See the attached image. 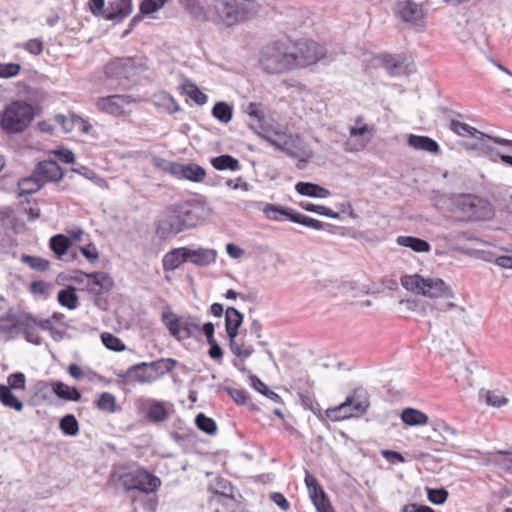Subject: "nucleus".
<instances>
[{
  "mask_svg": "<svg viewBox=\"0 0 512 512\" xmlns=\"http://www.w3.org/2000/svg\"><path fill=\"white\" fill-rule=\"evenodd\" d=\"M229 347L235 356L244 360L251 356V350L242 347V345L236 341V337L229 338Z\"/></svg>",
  "mask_w": 512,
  "mask_h": 512,
  "instance_id": "57",
  "label": "nucleus"
},
{
  "mask_svg": "<svg viewBox=\"0 0 512 512\" xmlns=\"http://www.w3.org/2000/svg\"><path fill=\"white\" fill-rule=\"evenodd\" d=\"M101 339L106 348L113 351H123L125 349L124 343L111 333H103Z\"/></svg>",
  "mask_w": 512,
  "mask_h": 512,
  "instance_id": "53",
  "label": "nucleus"
},
{
  "mask_svg": "<svg viewBox=\"0 0 512 512\" xmlns=\"http://www.w3.org/2000/svg\"><path fill=\"white\" fill-rule=\"evenodd\" d=\"M133 69V61L130 58H117L109 62L105 67L107 76L113 78H127Z\"/></svg>",
  "mask_w": 512,
  "mask_h": 512,
  "instance_id": "23",
  "label": "nucleus"
},
{
  "mask_svg": "<svg viewBox=\"0 0 512 512\" xmlns=\"http://www.w3.org/2000/svg\"><path fill=\"white\" fill-rule=\"evenodd\" d=\"M408 144L416 150L437 153L439 145L433 139L427 136L409 135Z\"/></svg>",
  "mask_w": 512,
  "mask_h": 512,
  "instance_id": "30",
  "label": "nucleus"
},
{
  "mask_svg": "<svg viewBox=\"0 0 512 512\" xmlns=\"http://www.w3.org/2000/svg\"><path fill=\"white\" fill-rule=\"evenodd\" d=\"M394 16L410 28L422 29L426 25L427 10L423 3L399 0L393 7Z\"/></svg>",
  "mask_w": 512,
  "mask_h": 512,
  "instance_id": "9",
  "label": "nucleus"
},
{
  "mask_svg": "<svg viewBox=\"0 0 512 512\" xmlns=\"http://www.w3.org/2000/svg\"><path fill=\"white\" fill-rule=\"evenodd\" d=\"M144 403L147 407L146 416L150 421L159 423L168 419L169 413L162 402L155 399H147L144 400Z\"/></svg>",
  "mask_w": 512,
  "mask_h": 512,
  "instance_id": "25",
  "label": "nucleus"
},
{
  "mask_svg": "<svg viewBox=\"0 0 512 512\" xmlns=\"http://www.w3.org/2000/svg\"><path fill=\"white\" fill-rule=\"evenodd\" d=\"M296 191L303 195L308 197H315V198H327L330 196V191L318 184L310 183V182H298L295 185Z\"/></svg>",
  "mask_w": 512,
  "mask_h": 512,
  "instance_id": "28",
  "label": "nucleus"
},
{
  "mask_svg": "<svg viewBox=\"0 0 512 512\" xmlns=\"http://www.w3.org/2000/svg\"><path fill=\"white\" fill-rule=\"evenodd\" d=\"M185 6H186L188 12L196 20L203 21V22L208 20V15H207L204 7L200 3L195 2L194 0H191L190 2L185 4Z\"/></svg>",
  "mask_w": 512,
  "mask_h": 512,
  "instance_id": "54",
  "label": "nucleus"
},
{
  "mask_svg": "<svg viewBox=\"0 0 512 512\" xmlns=\"http://www.w3.org/2000/svg\"><path fill=\"white\" fill-rule=\"evenodd\" d=\"M162 262L164 271H174L188 262L187 247L172 249L164 255Z\"/></svg>",
  "mask_w": 512,
  "mask_h": 512,
  "instance_id": "24",
  "label": "nucleus"
},
{
  "mask_svg": "<svg viewBox=\"0 0 512 512\" xmlns=\"http://www.w3.org/2000/svg\"><path fill=\"white\" fill-rule=\"evenodd\" d=\"M212 166L217 170L237 171L240 169L239 161L230 155H221L211 160Z\"/></svg>",
  "mask_w": 512,
  "mask_h": 512,
  "instance_id": "38",
  "label": "nucleus"
},
{
  "mask_svg": "<svg viewBox=\"0 0 512 512\" xmlns=\"http://www.w3.org/2000/svg\"><path fill=\"white\" fill-rule=\"evenodd\" d=\"M0 402L11 409L18 412L24 408L23 403L11 392L10 388L6 385H0Z\"/></svg>",
  "mask_w": 512,
  "mask_h": 512,
  "instance_id": "33",
  "label": "nucleus"
},
{
  "mask_svg": "<svg viewBox=\"0 0 512 512\" xmlns=\"http://www.w3.org/2000/svg\"><path fill=\"white\" fill-rule=\"evenodd\" d=\"M154 105L163 109L165 112L172 114L179 110V106L172 96L165 92H160L153 97Z\"/></svg>",
  "mask_w": 512,
  "mask_h": 512,
  "instance_id": "32",
  "label": "nucleus"
},
{
  "mask_svg": "<svg viewBox=\"0 0 512 512\" xmlns=\"http://www.w3.org/2000/svg\"><path fill=\"white\" fill-rule=\"evenodd\" d=\"M118 376L122 378H130L141 384L152 383L156 380V375L149 372L147 362L132 365L125 373L119 374Z\"/></svg>",
  "mask_w": 512,
  "mask_h": 512,
  "instance_id": "22",
  "label": "nucleus"
},
{
  "mask_svg": "<svg viewBox=\"0 0 512 512\" xmlns=\"http://www.w3.org/2000/svg\"><path fill=\"white\" fill-rule=\"evenodd\" d=\"M290 221L294 222V223H298V224L304 225V226H307V227H310V228H313V229H316V230L324 229V223L323 222H321V221H319L317 219L308 217L306 215L300 214L298 212H296V213H294V215L290 216Z\"/></svg>",
  "mask_w": 512,
  "mask_h": 512,
  "instance_id": "46",
  "label": "nucleus"
},
{
  "mask_svg": "<svg viewBox=\"0 0 512 512\" xmlns=\"http://www.w3.org/2000/svg\"><path fill=\"white\" fill-rule=\"evenodd\" d=\"M396 242L398 245L408 247L417 253H427L431 250V245L427 241L413 236H398Z\"/></svg>",
  "mask_w": 512,
  "mask_h": 512,
  "instance_id": "29",
  "label": "nucleus"
},
{
  "mask_svg": "<svg viewBox=\"0 0 512 512\" xmlns=\"http://www.w3.org/2000/svg\"><path fill=\"white\" fill-rule=\"evenodd\" d=\"M195 423L197 428L206 434L214 435L217 431V425L215 421L203 413H199L196 416Z\"/></svg>",
  "mask_w": 512,
  "mask_h": 512,
  "instance_id": "45",
  "label": "nucleus"
},
{
  "mask_svg": "<svg viewBox=\"0 0 512 512\" xmlns=\"http://www.w3.org/2000/svg\"><path fill=\"white\" fill-rule=\"evenodd\" d=\"M23 48L33 55H40L43 51V43L40 39H30L23 44Z\"/></svg>",
  "mask_w": 512,
  "mask_h": 512,
  "instance_id": "60",
  "label": "nucleus"
},
{
  "mask_svg": "<svg viewBox=\"0 0 512 512\" xmlns=\"http://www.w3.org/2000/svg\"><path fill=\"white\" fill-rule=\"evenodd\" d=\"M434 430L442 432L445 441L455 437L457 434L456 430L445 422L435 424Z\"/></svg>",
  "mask_w": 512,
  "mask_h": 512,
  "instance_id": "62",
  "label": "nucleus"
},
{
  "mask_svg": "<svg viewBox=\"0 0 512 512\" xmlns=\"http://www.w3.org/2000/svg\"><path fill=\"white\" fill-rule=\"evenodd\" d=\"M450 129L459 136H471L474 138H482L488 136L476 128L457 120L451 121Z\"/></svg>",
  "mask_w": 512,
  "mask_h": 512,
  "instance_id": "34",
  "label": "nucleus"
},
{
  "mask_svg": "<svg viewBox=\"0 0 512 512\" xmlns=\"http://www.w3.org/2000/svg\"><path fill=\"white\" fill-rule=\"evenodd\" d=\"M125 491L138 490L144 494L156 492L161 486V479L144 468L124 472L112 473Z\"/></svg>",
  "mask_w": 512,
  "mask_h": 512,
  "instance_id": "8",
  "label": "nucleus"
},
{
  "mask_svg": "<svg viewBox=\"0 0 512 512\" xmlns=\"http://www.w3.org/2000/svg\"><path fill=\"white\" fill-rule=\"evenodd\" d=\"M301 207L306 211L314 212L319 215L327 216L333 219H338L340 217V214L338 212H334L330 208L322 205H314L311 203L302 202Z\"/></svg>",
  "mask_w": 512,
  "mask_h": 512,
  "instance_id": "49",
  "label": "nucleus"
},
{
  "mask_svg": "<svg viewBox=\"0 0 512 512\" xmlns=\"http://www.w3.org/2000/svg\"><path fill=\"white\" fill-rule=\"evenodd\" d=\"M22 261L32 269L46 271L49 268V261L36 256L24 255Z\"/></svg>",
  "mask_w": 512,
  "mask_h": 512,
  "instance_id": "55",
  "label": "nucleus"
},
{
  "mask_svg": "<svg viewBox=\"0 0 512 512\" xmlns=\"http://www.w3.org/2000/svg\"><path fill=\"white\" fill-rule=\"evenodd\" d=\"M21 69V66L16 63L0 64V78H9L16 76Z\"/></svg>",
  "mask_w": 512,
  "mask_h": 512,
  "instance_id": "59",
  "label": "nucleus"
},
{
  "mask_svg": "<svg viewBox=\"0 0 512 512\" xmlns=\"http://www.w3.org/2000/svg\"><path fill=\"white\" fill-rule=\"evenodd\" d=\"M270 499L275 503L282 511H288L290 504L283 494L274 492L270 494Z\"/></svg>",
  "mask_w": 512,
  "mask_h": 512,
  "instance_id": "64",
  "label": "nucleus"
},
{
  "mask_svg": "<svg viewBox=\"0 0 512 512\" xmlns=\"http://www.w3.org/2000/svg\"><path fill=\"white\" fill-rule=\"evenodd\" d=\"M214 7L219 20L228 27L256 18L263 9L258 0H219Z\"/></svg>",
  "mask_w": 512,
  "mask_h": 512,
  "instance_id": "2",
  "label": "nucleus"
},
{
  "mask_svg": "<svg viewBox=\"0 0 512 512\" xmlns=\"http://www.w3.org/2000/svg\"><path fill=\"white\" fill-rule=\"evenodd\" d=\"M131 103V97L127 95H111L97 100V107L101 111L119 116L124 113L126 105Z\"/></svg>",
  "mask_w": 512,
  "mask_h": 512,
  "instance_id": "17",
  "label": "nucleus"
},
{
  "mask_svg": "<svg viewBox=\"0 0 512 512\" xmlns=\"http://www.w3.org/2000/svg\"><path fill=\"white\" fill-rule=\"evenodd\" d=\"M162 321L169 333L178 341L195 337L201 331V322L198 317L178 316L168 307L162 312Z\"/></svg>",
  "mask_w": 512,
  "mask_h": 512,
  "instance_id": "7",
  "label": "nucleus"
},
{
  "mask_svg": "<svg viewBox=\"0 0 512 512\" xmlns=\"http://www.w3.org/2000/svg\"><path fill=\"white\" fill-rule=\"evenodd\" d=\"M50 386L53 393L60 399L74 402L81 399V394L75 387H70L61 381H52Z\"/></svg>",
  "mask_w": 512,
  "mask_h": 512,
  "instance_id": "27",
  "label": "nucleus"
},
{
  "mask_svg": "<svg viewBox=\"0 0 512 512\" xmlns=\"http://www.w3.org/2000/svg\"><path fill=\"white\" fill-rule=\"evenodd\" d=\"M97 406L102 411L113 413L116 410V398L113 394L104 392L100 395Z\"/></svg>",
  "mask_w": 512,
  "mask_h": 512,
  "instance_id": "50",
  "label": "nucleus"
},
{
  "mask_svg": "<svg viewBox=\"0 0 512 512\" xmlns=\"http://www.w3.org/2000/svg\"><path fill=\"white\" fill-rule=\"evenodd\" d=\"M33 172L42 186L48 182H57L63 177L61 167L53 160L39 162Z\"/></svg>",
  "mask_w": 512,
  "mask_h": 512,
  "instance_id": "16",
  "label": "nucleus"
},
{
  "mask_svg": "<svg viewBox=\"0 0 512 512\" xmlns=\"http://www.w3.org/2000/svg\"><path fill=\"white\" fill-rule=\"evenodd\" d=\"M179 213L188 229L195 227L200 222L207 219L212 210L205 203L202 202H186L176 205Z\"/></svg>",
  "mask_w": 512,
  "mask_h": 512,
  "instance_id": "14",
  "label": "nucleus"
},
{
  "mask_svg": "<svg viewBox=\"0 0 512 512\" xmlns=\"http://www.w3.org/2000/svg\"><path fill=\"white\" fill-rule=\"evenodd\" d=\"M497 454L503 456V459L498 461V465L512 474V449L510 451L499 450Z\"/></svg>",
  "mask_w": 512,
  "mask_h": 512,
  "instance_id": "61",
  "label": "nucleus"
},
{
  "mask_svg": "<svg viewBox=\"0 0 512 512\" xmlns=\"http://www.w3.org/2000/svg\"><path fill=\"white\" fill-rule=\"evenodd\" d=\"M80 252L90 262H95L99 258V254H98L97 248L92 243L88 244L87 246L81 247L80 248Z\"/></svg>",
  "mask_w": 512,
  "mask_h": 512,
  "instance_id": "63",
  "label": "nucleus"
},
{
  "mask_svg": "<svg viewBox=\"0 0 512 512\" xmlns=\"http://www.w3.org/2000/svg\"><path fill=\"white\" fill-rule=\"evenodd\" d=\"M7 382L9 384V388L11 389H25L26 378L25 375L21 372L13 373L8 376Z\"/></svg>",
  "mask_w": 512,
  "mask_h": 512,
  "instance_id": "58",
  "label": "nucleus"
},
{
  "mask_svg": "<svg viewBox=\"0 0 512 512\" xmlns=\"http://www.w3.org/2000/svg\"><path fill=\"white\" fill-rule=\"evenodd\" d=\"M167 2L168 0H142L140 12L144 15H150L163 8Z\"/></svg>",
  "mask_w": 512,
  "mask_h": 512,
  "instance_id": "51",
  "label": "nucleus"
},
{
  "mask_svg": "<svg viewBox=\"0 0 512 512\" xmlns=\"http://www.w3.org/2000/svg\"><path fill=\"white\" fill-rule=\"evenodd\" d=\"M427 497L431 503L440 505L447 500L448 492L445 489L427 488Z\"/></svg>",
  "mask_w": 512,
  "mask_h": 512,
  "instance_id": "56",
  "label": "nucleus"
},
{
  "mask_svg": "<svg viewBox=\"0 0 512 512\" xmlns=\"http://www.w3.org/2000/svg\"><path fill=\"white\" fill-rule=\"evenodd\" d=\"M483 397L489 406L496 408L505 406L508 403V399L499 391H486Z\"/></svg>",
  "mask_w": 512,
  "mask_h": 512,
  "instance_id": "48",
  "label": "nucleus"
},
{
  "mask_svg": "<svg viewBox=\"0 0 512 512\" xmlns=\"http://www.w3.org/2000/svg\"><path fill=\"white\" fill-rule=\"evenodd\" d=\"M183 90L195 103L199 105H204L208 101V96L191 81H185L183 84Z\"/></svg>",
  "mask_w": 512,
  "mask_h": 512,
  "instance_id": "42",
  "label": "nucleus"
},
{
  "mask_svg": "<svg viewBox=\"0 0 512 512\" xmlns=\"http://www.w3.org/2000/svg\"><path fill=\"white\" fill-rule=\"evenodd\" d=\"M18 330L25 339L35 345L41 344V337L37 333V318L29 313L19 312Z\"/></svg>",
  "mask_w": 512,
  "mask_h": 512,
  "instance_id": "18",
  "label": "nucleus"
},
{
  "mask_svg": "<svg viewBox=\"0 0 512 512\" xmlns=\"http://www.w3.org/2000/svg\"><path fill=\"white\" fill-rule=\"evenodd\" d=\"M370 406L367 393L356 389L347 396L344 402L336 407L326 410L327 417L334 422L343 421L350 418H359L364 415Z\"/></svg>",
  "mask_w": 512,
  "mask_h": 512,
  "instance_id": "6",
  "label": "nucleus"
},
{
  "mask_svg": "<svg viewBox=\"0 0 512 512\" xmlns=\"http://www.w3.org/2000/svg\"><path fill=\"white\" fill-rule=\"evenodd\" d=\"M270 145L285 152L288 156L298 159V168L302 169L313 157V151L309 145L297 134H287L285 131L277 130L273 133L261 134Z\"/></svg>",
  "mask_w": 512,
  "mask_h": 512,
  "instance_id": "3",
  "label": "nucleus"
},
{
  "mask_svg": "<svg viewBox=\"0 0 512 512\" xmlns=\"http://www.w3.org/2000/svg\"><path fill=\"white\" fill-rule=\"evenodd\" d=\"M428 416L416 409L406 408L401 413V420L409 426H422L428 423Z\"/></svg>",
  "mask_w": 512,
  "mask_h": 512,
  "instance_id": "31",
  "label": "nucleus"
},
{
  "mask_svg": "<svg viewBox=\"0 0 512 512\" xmlns=\"http://www.w3.org/2000/svg\"><path fill=\"white\" fill-rule=\"evenodd\" d=\"M20 194H32L39 191L43 186L33 173L31 177L23 178L18 181Z\"/></svg>",
  "mask_w": 512,
  "mask_h": 512,
  "instance_id": "43",
  "label": "nucleus"
},
{
  "mask_svg": "<svg viewBox=\"0 0 512 512\" xmlns=\"http://www.w3.org/2000/svg\"><path fill=\"white\" fill-rule=\"evenodd\" d=\"M55 121L61 125L65 133H69L77 126V121L79 120L78 116L75 114H70L68 116L58 114L55 116Z\"/></svg>",
  "mask_w": 512,
  "mask_h": 512,
  "instance_id": "52",
  "label": "nucleus"
},
{
  "mask_svg": "<svg viewBox=\"0 0 512 512\" xmlns=\"http://www.w3.org/2000/svg\"><path fill=\"white\" fill-rule=\"evenodd\" d=\"M60 429L69 436H75L79 431V424L74 415H65L60 420Z\"/></svg>",
  "mask_w": 512,
  "mask_h": 512,
  "instance_id": "47",
  "label": "nucleus"
},
{
  "mask_svg": "<svg viewBox=\"0 0 512 512\" xmlns=\"http://www.w3.org/2000/svg\"><path fill=\"white\" fill-rule=\"evenodd\" d=\"M78 296L74 287L60 290L58 292L59 303L70 310H74L78 306Z\"/></svg>",
  "mask_w": 512,
  "mask_h": 512,
  "instance_id": "39",
  "label": "nucleus"
},
{
  "mask_svg": "<svg viewBox=\"0 0 512 512\" xmlns=\"http://www.w3.org/2000/svg\"><path fill=\"white\" fill-rule=\"evenodd\" d=\"M188 262L199 266L205 267L216 262L217 251L212 248H191L187 247Z\"/></svg>",
  "mask_w": 512,
  "mask_h": 512,
  "instance_id": "20",
  "label": "nucleus"
},
{
  "mask_svg": "<svg viewBox=\"0 0 512 512\" xmlns=\"http://www.w3.org/2000/svg\"><path fill=\"white\" fill-rule=\"evenodd\" d=\"M33 119V107L25 101L17 100L8 104L1 112L0 127L7 134H18L25 131Z\"/></svg>",
  "mask_w": 512,
  "mask_h": 512,
  "instance_id": "4",
  "label": "nucleus"
},
{
  "mask_svg": "<svg viewBox=\"0 0 512 512\" xmlns=\"http://www.w3.org/2000/svg\"><path fill=\"white\" fill-rule=\"evenodd\" d=\"M305 484L307 486L309 497L317 511L329 512L331 509L330 501L322 487L318 485L317 480L307 473L305 477Z\"/></svg>",
  "mask_w": 512,
  "mask_h": 512,
  "instance_id": "15",
  "label": "nucleus"
},
{
  "mask_svg": "<svg viewBox=\"0 0 512 512\" xmlns=\"http://www.w3.org/2000/svg\"><path fill=\"white\" fill-rule=\"evenodd\" d=\"M89 4L93 15H103L107 20L121 21L132 12V0H118L111 3L107 10H104V0H90Z\"/></svg>",
  "mask_w": 512,
  "mask_h": 512,
  "instance_id": "12",
  "label": "nucleus"
},
{
  "mask_svg": "<svg viewBox=\"0 0 512 512\" xmlns=\"http://www.w3.org/2000/svg\"><path fill=\"white\" fill-rule=\"evenodd\" d=\"M211 113L219 122L227 124L232 120L233 107L227 102L220 101L214 105Z\"/></svg>",
  "mask_w": 512,
  "mask_h": 512,
  "instance_id": "35",
  "label": "nucleus"
},
{
  "mask_svg": "<svg viewBox=\"0 0 512 512\" xmlns=\"http://www.w3.org/2000/svg\"><path fill=\"white\" fill-rule=\"evenodd\" d=\"M70 245L69 237L63 234L55 235L50 239V248L58 258H61L66 253Z\"/></svg>",
  "mask_w": 512,
  "mask_h": 512,
  "instance_id": "41",
  "label": "nucleus"
},
{
  "mask_svg": "<svg viewBox=\"0 0 512 512\" xmlns=\"http://www.w3.org/2000/svg\"><path fill=\"white\" fill-rule=\"evenodd\" d=\"M291 41H275L263 47L259 59L261 68L267 74L284 73L295 67Z\"/></svg>",
  "mask_w": 512,
  "mask_h": 512,
  "instance_id": "1",
  "label": "nucleus"
},
{
  "mask_svg": "<svg viewBox=\"0 0 512 512\" xmlns=\"http://www.w3.org/2000/svg\"><path fill=\"white\" fill-rule=\"evenodd\" d=\"M263 214L271 220L279 221L281 220L282 216H285L287 219L290 220V216L294 215L295 212H291L289 210L282 209L279 206L273 205V204H266L262 208Z\"/></svg>",
  "mask_w": 512,
  "mask_h": 512,
  "instance_id": "44",
  "label": "nucleus"
},
{
  "mask_svg": "<svg viewBox=\"0 0 512 512\" xmlns=\"http://www.w3.org/2000/svg\"><path fill=\"white\" fill-rule=\"evenodd\" d=\"M177 364V361L171 358L161 359L154 362H147L149 372L156 375V379L164 375L167 372H170Z\"/></svg>",
  "mask_w": 512,
  "mask_h": 512,
  "instance_id": "37",
  "label": "nucleus"
},
{
  "mask_svg": "<svg viewBox=\"0 0 512 512\" xmlns=\"http://www.w3.org/2000/svg\"><path fill=\"white\" fill-rule=\"evenodd\" d=\"M245 113L253 119L254 122H250V127L261 137V134L270 133L265 128L266 117L261 104L251 102L245 108Z\"/></svg>",
  "mask_w": 512,
  "mask_h": 512,
  "instance_id": "21",
  "label": "nucleus"
},
{
  "mask_svg": "<svg viewBox=\"0 0 512 512\" xmlns=\"http://www.w3.org/2000/svg\"><path fill=\"white\" fill-rule=\"evenodd\" d=\"M401 284L407 290L429 298H453L454 293L442 279L423 277L419 274L405 275Z\"/></svg>",
  "mask_w": 512,
  "mask_h": 512,
  "instance_id": "5",
  "label": "nucleus"
},
{
  "mask_svg": "<svg viewBox=\"0 0 512 512\" xmlns=\"http://www.w3.org/2000/svg\"><path fill=\"white\" fill-rule=\"evenodd\" d=\"M19 312L9 311L0 317V333L9 334L18 330Z\"/></svg>",
  "mask_w": 512,
  "mask_h": 512,
  "instance_id": "40",
  "label": "nucleus"
},
{
  "mask_svg": "<svg viewBox=\"0 0 512 512\" xmlns=\"http://www.w3.org/2000/svg\"><path fill=\"white\" fill-rule=\"evenodd\" d=\"M290 47L294 54L296 69L316 64L326 55L325 47L312 40L291 41Z\"/></svg>",
  "mask_w": 512,
  "mask_h": 512,
  "instance_id": "11",
  "label": "nucleus"
},
{
  "mask_svg": "<svg viewBox=\"0 0 512 512\" xmlns=\"http://www.w3.org/2000/svg\"><path fill=\"white\" fill-rule=\"evenodd\" d=\"M171 174L178 178L187 179L193 182H201L204 180L206 172L201 166L194 163H176L171 165Z\"/></svg>",
  "mask_w": 512,
  "mask_h": 512,
  "instance_id": "19",
  "label": "nucleus"
},
{
  "mask_svg": "<svg viewBox=\"0 0 512 512\" xmlns=\"http://www.w3.org/2000/svg\"><path fill=\"white\" fill-rule=\"evenodd\" d=\"M243 322V315L234 307H228L225 312V327L229 338L237 337L238 329Z\"/></svg>",
  "mask_w": 512,
  "mask_h": 512,
  "instance_id": "26",
  "label": "nucleus"
},
{
  "mask_svg": "<svg viewBox=\"0 0 512 512\" xmlns=\"http://www.w3.org/2000/svg\"><path fill=\"white\" fill-rule=\"evenodd\" d=\"M90 282L95 286H98V292L109 291L114 286L113 278L105 272H94L87 275Z\"/></svg>",
  "mask_w": 512,
  "mask_h": 512,
  "instance_id": "36",
  "label": "nucleus"
},
{
  "mask_svg": "<svg viewBox=\"0 0 512 512\" xmlns=\"http://www.w3.org/2000/svg\"><path fill=\"white\" fill-rule=\"evenodd\" d=\"M454 206L471 220H487L493 215L492 205L475 195H460L454 200Z\"/></svg>",
  "mask_w": 512,
  "mask_h": 512,
  "instance_id": "10",
  "label": "nucleus"
},
{
  "mask_svg": "<svg viewBox=\"0 0 512 512\" xmlns=\"http://www.w3.org/2000/svg\"><path fill=\"white\" fill-rule=\"evenodd\" d=\"M187 230L176 205L166 210L157 225V234L162 239H168Z\"/></svg>",
  "mask_w": 512,
  "mask_h": 512,
  "instance_id": "13",
  "label": "nucleus"
}]
</instances>
